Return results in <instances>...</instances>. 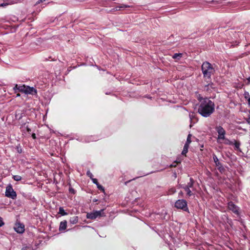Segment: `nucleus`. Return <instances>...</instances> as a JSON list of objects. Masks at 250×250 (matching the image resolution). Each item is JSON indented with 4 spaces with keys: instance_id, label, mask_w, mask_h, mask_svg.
Returning <instances> with one entry per match:
<instances>
[{
    "instance_id": "1",
    "label": "nucleus",
    "mask_w": 250,
    "mask_h": 250,
    "mask_svg": "<svg viewBox=\"0 0 250 250\" xmlns=\"http://www.w3.org/2000/svg\"><path fill=\"white\" fill-rule=\"evenodd\" d=\"M214 111V104L209 99L206 98L201 101L198 111L204 117H209Z\"/></svg>"
},
{
    "instance_id": "2",
    "label": "nucleus",
    "mask_w": 250,
    "mask_h": 250,
    "mask_svg": "<svg viewBox=\"0 0 250 250\" xmlns=\"http://www.w3.org/2000/svg\"><path fill=\"white\" fill-rule=\"evenodd\" d=\"M202 70L204 77L208 78H209L214 72L212 65L208 62H205L202 64Z\"/></svg>"
},
{
    "instance_id": "3",
    "label": "nucleus",
    "mask_w": 250,
    "mask_h": 250,
    "mask_svg": "<svg viewBox=\"0 0 250 250\" xmlns=\"http://www.w3.org/2000/svg\"><path fill=\"white\" fill-rule=\"evenodd\" d=\"M105 216L104 209L98 211H94L92 212L88 213L86 214V217L88 219H95L97 217Z\"/></svg>"
},
{
    "instance_id": "4",
    "label": "nucleus",
    "mask_w": 250,
    "mask_h": 250,
    "mask_svg": "<svg viewBox=\"0 0 250 250\" xmlns=\"http://www.w3.org/2000/svg\"><path fill=\"white\" fill-rule=\"evenodd\" d=\"M175 207L177 208L181 209L185 211L188 210L187 203L186 200L183 199L177 200L175 203Z\"/></svg>"
},
{
    "instance_id": "5",
    "label": "nucleus",
    "mask_w": 250,
    "mask_h": 250,
    "mask_svg": "<svg viewBox=\"0 0 250 250\" xmlns=\"http://www.w3.org/2000/svg\"><path fill=\"white\" fill-rule=\"evenodd\" d=\"M215 130L218 133V140H224L225 139L226 131L225 129L221 126L215 127Z\"/></svg>"
},
{
    "instance_id": "6",
    "label": "nucleus",
    "mask_w": 250,
    "mask_h": 250,
    "mask_svg": "<svg viewBox=\"0 0 250 250\" xmlns=\"http://www.w3.org/2000/svg\"><path fill=\"white\" fill-rule=\"evenodd\" d=\"M5 195L8 197H10L12 199L16 198L17 194L15 191H14L13 189L11 186H8L6 188Z\"/></svg>"
},
{
    "instance_id": "7",
    "label": "nucleus",
    "mask_w": 250,
    "mask_h": 250,
    "mask_svg": "<svg viewBox=\"0 0 250 250\" xmlns=\"http://www.w3.org/2000/svg\"><path fill=\"white\" fill-rule=\"evenodd\" d=\"M213 159L216 167H217L218 169L221 172H223L225 169L224 167L222 166L221 163L219 162L218 158L215 155H213Z\"/></svg>"
},
{
    "instance_id": "8",
    "label": "nucleus",
    "mask_w": 250,
    "mask_h": 250,
    "mask_svg": "<svg viewBox=\"0 0 250 250\" xmlns=\"http://www.w3.org/2000/svg\"><path fill=\"white\" fill-rule=\"evenodd\" d=\"M15 231L19 233H22L24 231V226L20 223H17L14 227Z\"/></svg>"
},
{
    "instance_id": "9",
    "label": "nucleus",
    "mask_w": 250,
    "mask_h": 250,
    "mask_svg": "<svg viewBox=\"0 0 250 250\" xmlns=\"http://www.w3.org/2000/svg\"><path fill=\"white\" fill-rule=\"evenodd\" d=\"M37 93V91L35 88H34L33 87H30L29 86H27L25 94L34 95H36Z\"/></svg>"
},
{
    "instance_id": "10",
    "label": "nucleus",
    "mask_w": 250,
    "mask_h": 250,
    "mask_svg": "<svg viewBox=\"0 0 250 250\" xmlns=\"http://www.w3.org/2000/svg\"><path fill=\"white\" fill-rule=\"evenodd\" d=\"M228 208L234 213L236 214L238 213V208L232 202H229L228 203Z\"/></svg>"
},
{
    "instance_id": "11",
    "label": "nucleus",
    "mask_w": 250,
    "mask_h": 250,
    "mask_svg": "<svg viewBox=\"0 0 250 250\" xmlns=\"http://www.w3.org/2000/svg\"><path fill=\"white\" fill-rule=\"evenodd\" d=\"M67 226L66 221H62L60 223V230H64L66 229Z\"/></svg>"
},
{
    "instance_id": "12",
    "label": "nucleus",
    "mask_w": 250,
    "mask_h": 250,
    "mask_svg": "<svg viewBox=\"0 0 250 250\" xmlns=\"http://www.w3.org/2000/svg\"><path fill=\"white\" fill-rule=\"evenodd\" d=\"M26 87H27V85H19V87L18 88V91L25 93L26 90Z\"/></svg>"
},
{
    "instance_id": "13",
    "label": "nucleus",
    "mask_w": 250,
    "mask_h": 250,
    "mask_svg": "<svg viewBox=\"0 0 250 250\" xmlns=\"http://www.w3.org/2000/svg\"><path fill=\"white\" fill-rule=\"evenodd\" d=\"M128 7H130V6H129L128 5L122 4L119 6L116 7L115 8H116V11H117V10H120L121 9H124L125 8H128Z\"/></svg>"
},
{
    "instance_id": "14",
    "label": "nucleus",
    "mask_w": 250,
    "mask_h": 250,
    "mask_svg": "<svg viewBox=\"0 0 250 250\" xmlns=\"http://www.w3.org/2000/svg\"><path fill=\"white\" fill-rule=\"evenodd\" d=\"M78 221V218L77 216H73L70 219L69 222L72 224H76Z\"/></svg>"
},
{
    "instance_id": "15",
    "label": "nucleus",
    "mask_w": 250,
    "mask_h": 250,
    "mask_svg": "<svg viewBox=\"0 0 250 250\" xmlns=\"http://www.w3.org/2000/svg\"><path fill=\"white\" fill-rule=\"evenodd\" d=\"M183 188L187 192V195L190 196L192 195V192L188 187H183Z\"/></svg>"
},
{
    "instance_id": "16",
    "label": "nucleus",
    "mask_w": 250,
    "mask_h": 250,
    "mask_svg": "<svg viewBox=\"0 0 250 250\" xmlns=\"http://www.w3.org/2000/svg\"><path fill=\"white\" fill-rule=\"evenodd\" d=\"M182 54L181 53H175L173 56V58L175 59H180L181 58Z\"/></svg>"
},
{
    "instance_id": "17",
    "label": "nucleus",
    "mask_w": 250,
    "mask_h": 250,
    "mask_svg": "<svg viewBox=\"0 0 250 250\" xmlns=\"http://www.w3.org/2000/svg\"><path fill=\"white\" fill-rule=\"evenodd\" d=\"M194 183V181L192 178H190V181L188 182L187 184V185L185 186V187H188L189 188H191L193 186V184Z\"/></svg>"
},
{
    "instance_id": "18",
    "label": "nucleus",
    "mask_w": 250,
    "mask_h": 250,
    "mask_svg": "<svg viewBox=\"0 0 250 250\" xmlns=\"http://www.w3.org/2000/svg\"><path fill=\"white\" fill-rule=\"evenodd\" d=\"M191 135L190 134H188V136L187 137L186 143L185 144V145H187L188 146H189V144L191 142Z\"/></svg>"
},
{
    "instance_id": "19",
    "label": "nucleus",
    "mask_w": 250,
    "mask_h": 250,
    "mask_svg": "<svg viewBox=\"0 0 250 250\" xmlns=\"http://www.w3.org/2000/svg\"><path fill=\"white\" fill-rule=\"evenodd\" d=\"M188 146L187 145H185L184 147L183 150L182 151V154L183 155H185L188 151Z\"/></svg>"
},
{
    "instance_id": "20",
    "label": "nucleus",
    "mask_w": 250,
    "mask_h": 250,
    "mask_svg": "<svg viewBox=\"0 0 250 250\" xmlns=\"http://www.w3.org/2000/svg\"><path fill=\"white\" fill-rule=\"evenodd\" d=\"M62 215H67V213L64 211L62 208L60 207L59 208V212Z\"/></svg>"
},
{
    "instance_id": "21",
    "label": "nucleus",
    "mask_w": 250,
    "mask_h": 250,
    "mask_svg": "<svg viewBox=\"0 0 250 250\" xmlns=\"http://www.w3.org/2000/svg\"><path fill=\"white\" fill-rule=\"evenodd\" d=\"M233 144L234 145L235 149L239 150L240 149V144L239 142L235 141Z\"/></svg>"
},
{
    "instance_id": "22",
    "label": "nucleus",
    "mask_w": 250,
    "mask_h": 250,
    "mask_svg": "<svg viewBox=\"0 0 250 250\" xmlns=\"http://www.w3.org/2000/svg\"><path fill=\"white\" fill-rule=\"evenodd\" d=\"M175 192H176V189L175 188H171L168 191V194H172L173 193H175Z\"/></svg>"
},
{
    "instance_id": "23",
    "label": "nucleus",
    "mask_w": 250,
    "mask_h": 250,
    "mask_svg": "<svg viewBox=\"0 0 250 250\" xmlns=\"http://www.w3.org/2000/svg\"><path fill=\"white\" fill-rule=\"evenodd\" d=\"M13 178L17 181H20L21 179V177L20 175H14L13 176Z\"/></svg>"
},
{
    "instance_id": "24",
    "label": "nucleus",
    "mask_w": 250,
    "mask_h": 250,
    "mask_svg": "<svg viewBox=\"0 0 250 250\" xmlns=\"http://www.w3.org/2000/svg\"><path fill=\"white\" fill-rule=\"evenodd\" d=\"M244 96H245V98L247 100H248L249 98H250V95L249 92H245Z\"/></svg>"
},
{
    "instance_id": "25",
    "label": "nucleus",
    "mask_w": 250,
    "mask_h": 250,
    "mask_svg": "<svg viewBox=\"0 0 250 250\" xmlns=\"http://www.w3.org/2000/svg\"><path fill=\"white\" fill-rule=\"evenodd\" d=\"M97 188L99 189L100 190H103L104 191V188H103V186H102L101 185H100L99 184H98L97 185Z\"/></svg>"
},
{
    "instance_id": "26",
    "label": "nucleus",
    "mask_w": 250,
    "mask_h": 250,
    "mask_svg": "<svg viewBox=\"0 0 250 250\" xmlns=\"http://www.w3.org/2000/svg\"><path fill=\"white\" fill-rule=\"evenodd\" d=\"M19 87V85H18V84H16L15 87L13 88V89H14V90L15 91V92H17V91H18Z\"/></svg>"
},
{
    "instance_id": "27",
    "label": "nucleus",
    "mask_w": 250,
    "mask_h": 250,
    "mask_svg": "<svg viewBox=\"0 0 250 250\" xmlns=\"http://www.w3.org/2000/svg\"><path fill=\"white\" fill-rule=\"evenodd\" d=\"M92 182L95 184L96 185H97L99 183L98 182V180L96 179L95 178H92Z\"/></svg>"
},
{
    "instance_id": "28",
    "label": "nucleus",
    "mask_w": 250,
    "mask_h": 250,
    "mask_svg": "<svg viewBox=\"0 0 250 250\" xmlns=\"http://www.w3.org/2000/svg\"><path fill=\"white\" fill-rule=\"evenodd\" d=\"M225 143L226 144H229V145H232V144H233V143L232 142L230 141L229 140H226Z\"/></svg>"
},
{
    "instance_id": "29",
    "label": "nucleus",
    "mask_w": 250,
    "mask_h": 250,
    "mask_svg": "<svg viewBox=\"0 0 250 250\" xmlns=\"http://www.w3.org/2000/svg\"><path fill=\"white\" fill-rule=\"evenodd\" d=\"M8 5V3L6 2H3L0 4V7H5Z\"/></svg>"
},
{
    "instance_id": "30",
    "label": "nucleus",
    "mask_w": 250,
    "mask_h": 250,
    "mask_svg": "<svg viewBox=\"0 0 250 250\" xmlns=\"http://www.w3.org/2000/svg\"><path fill=\"white\" fill-rule=\"evenodd\" d=\"M4 225V223L3 222L2 219L0 217V227Z\"/></svg>"
},
{
    "instance_id": "31",
    "label": "nucleus",
    "mask_w": 250,
    "mask_h": 250,
    "mask_svg": "<svg viewBox=\"0 0 250 250\" xmlns=\"http://www.w3.org/2000/svg\"><path fill=\"white\" fill-rule=\"evenodd\" d=\"M87 175L92 179V174L90 171H87Z\"/></svg>"
},
{
    "instance_id": "32",
    "label": "nucleus",
    "mask_w": 250,
    "mask_h": 250,
    "mask_svg": "<svg viewBox=\"0 0 250 250\" xmlns=\"http://www.w3.org/2000/svg\"><path fill=\"white\" fill-rule=\"evenodd\" d=\"M177 164V163L176 162H175L173 164L170 165V167H175L176 166V165Z\"/></svg>"
},
{
    "instance_id": "33",
    "label": "nucleus",
    "mask_w": 250,
    "mask_h": 250,
    "mask_svg": "<svg viewBox=\"0 0 250 250\" xmlns=\"http://www.w3.org/2000/svg\"><path fill=\"white\" fill-rule=\"evenodd\" d=\"M32 138L33 139H35L36 138V135H35V133L32 134Z\"/></svg>"
},
{
    "instance_id": "34",
    "label": "nucleus",
    "mask_w": 250,
    "mask_h": 250,
    "mask_svg": "<svg viewBox=\"0 0 250 250\" xmlns=\"http://www.w3.org/2000/svg\"><path fill=\"white\" fill-rule=\"evenodd\" d=\"M248 83H250V77L247 79Z\"/></svg>"
},
{
    "instance_id": "35",
    "label": "nucleus",
    "mask_w": 250,
    "mask_h": 250,
    "mask_svg": "<svg viewBox=\"0 0 250 250\" xmlns=\"http://www.w3.org/2000/svg\"><path fill=\"white\" fill-rule=\"evenodd\" d=\"M248 104H249V105L250 106V97L249 98V99L248 100Z\"/></svg>"
},
{
    "instance_id": "36",
    "label": "nucleus",
    "mask_w": 250,
    "mask_h": 250,
    "mask_svg": "<svg viewBox=\"0 0 250 250\" xmlns=\"http://www.w3.org/2000/svg\"><path fill=\"white\" fill-rule=\"evenodd\" d=\"M27 130L28 132L30 131V129L29 128H27Z\"/></svg>"
},
{
    "instance_id": "37",
    "label": "nucleus",
    "mask_w": 250,
    "mask_h": 250,
    "mask_svg": "<svg viewBox=\"0 0 250 250\" xmlns=\"http://www.w3.org/2000/svg\"><path fill=\"white\" fill-rule=\"evenodd\" d=\"M20 94H17V97H20Z\"/></svg>"
},
{
    "instance_id": "38",
    "label": "nucleus",
    "mask_w": 250,
    "mask_h": 250,
    "mask_svg": "<svg viewBox=\"0 0 250 250\" xmlns=\"http://www.w3.org/2000/svg\"><path fill=\"white\" fill-rule=\"evenodd\" d=\"M179 194H183V193H182V192H181L179 193Z\"/></svg>"
}]
</instances>
